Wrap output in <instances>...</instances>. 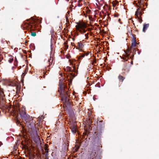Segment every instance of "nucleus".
I'll list each match as a JSON object with an SVG mask.
<instances>
[{
  "instance_id": "43",
  "label": "nucleus",
  "mask_w": 159,
  "mask_h": 159,
  "mask_svg": "<svg viewBox=\"0 0 159 159\" xmlns=\"http://www.w3.org/2000/svg\"><path fill=\"white\" fill-rule=\"evenodd\" d=\"M70 13V12L69 11H68L67 12V14H69Z\"/></svg>"
},
{
  "instance_id": "5",
  "label": "nucleus",
  "mask_w": 159,
  "mask_h": 159,
  "mask_svg": "<svg viewBox=\"0 0 159 159\" xmlns=\"http://www.w3.org/2000/svg\"><path fill=\"white\" fill-rule=\"evenodd\" d=\"M97 129L98 132L102 133V131L104 127V122L102 120H100L97 122Z\"/></svg>"
},
{
  "instance_id": "33",
  "label": "nucleus",
  "mask_w": 159,
  "mask_h": 159,
  "mask_svg": "<svg viewBox=\"0 0 159 159\" xmlns=\"http://www.w3.org/2000/svg\"><path fill=\"white\" fill-rule=\"evenodd\" d=\"M82 29V30H83V33H85L86 32V30H85L84 29V28L83 29Z\"/></svg>"
},
{
  "instance_id": "6",
  "label": "nucleus",
  "mask_w": 159,
  "mask_h": 159,
  "mask_svg": "<svg viewBox=\"0 0 159 159\" xmlns=\"http://www.w3.org/2000/svg\"><path fill=\"white\" fill-rule=\"evenodd\" d=\"M132 49L131 48L127 49L126 51H125V54H124L122 57V59L126 58L129 59H132V56L130 55L129 53H130L131 50Z\"/></svg>"
},
{
  "instance_id": "18",
  "label": "nucleus",
  "mask_w": 159,
  "mask_h": 159,
  "mask_svg": "<svg viewBox=\"0 0 159 159\" xmlns=\"http://www.w3.org/2000/svg\"><path fill=\"white\" fill-rule=\"evenodd\" d=\"M132 30H131L130 31H129V34L132 35L133 36V38L132 40V42H136V38L134 36V35L132 33H131Z\"/></svg>"
},
{
  "instance_id": "3",
  "label": "nucleus",
  "mask_w": 159,
  "mask_h": 159,
  "mask_svg": "<svg viewBox=\"0 0 159 159\" xmlns=\"http://www.w3.org/2000/svg\"><path fill=\"white\" fill-rule=\"evenodd\" d=\"M125 63L124 64V67L123 68V70H124L127 72H128L130 70V67L133 64L132 59L123 58Z\"/></svg>"
},
{
  "instance_id": "26",
  "label": "nucleus",
  "mask_w": 159,
  "mask_h": 159,
  "mask_svg": "<svg viewBox=\"0 0 159 159\" xmlns=\"http://www.w3.org/2000/svg\"><path fill=\"white\" fill-rule=\"evenodd\" d=\"M43 88H46V87L44 86V87H43V88H41L40 90V91L41 92H43V91H46V90H44Z\"/></svg>"
},
{
  "instance_id": "10",
  "label": "nucleus",
  "mask_w": 159,
  "mask_h": 159,
  "mask_svg": "<svg viewBox=\"0 0 159 159\" xmlns=\"http://www.w3.org/2000/svg\"><path fill=\"white\" fill-rule=\"evenodd\" d=\"M87 26L84 23H80L77 25H76V27L79 29H83L84 28H86Z\"/></svg>"
},
{
  "instance_id": "31",
  "label": "nucleus",
  "mask_w": 159,
  "mask_h": 159,
  "mask_svg": "<svg viewBox=\"0 0 159 159\" xmlns=\"http://www.w3.org/2000/svg\"><path fill=\"white\" fill-rule=\"evenodd\" d=\"M71 45L73 46H74L75 47H76V45L75 44V43H71Z\"/></svg>"
},
{
  "instance_id": "7",
  "label": "nucleus",
  "mask_w": 159,
  "mask_h": 159,
  "mask_svg": "<svg viewBox=\"0 0 159 159\" xmlns=\"http://www.w3.org/2000/svg\"><path fill=\"white\" fill-rule=\"evenodd\" d=\"M101 140L100 139L96 138L94 142L92 143V144L91 146H94V147L97 148V147H100V146L101 145Z\"/></svg>"
},
{
  "instance_id": "40",
  "label": "nucleus",
  "mask_w": 159,
  "mask_h": 159,
  "mask_svg": "<svg viewBox=\"0 0 159 159\" xmlns=\"http://www.w3.org/2000/svg\"><path fill=\"white\" fill-rule=\"evenodd\" d=\"M121 20V19H119L118 20V21L119 22H120V23H121L120 22V21Z\"/></svg>"
},
{
  "instance_id": "4",
  "label": "nucleus",
  "mask_w": 159,
  "mask_h": 159,
  "mask_svg": "<svg viewBox=\"0 0 159 159\" xmlns=\"http://www.w3.org/2000/svg\"><path fill=\"white\" fill-rule=\"evenodd\" d=\"M36 121L32 118V120H31L27 122L25 124L29 129L34 130L36 128Z\"/></svg>"
},
{
  "instance_id": "13",
  "label": "nucleus",
  "mask_w": 159,
  "mask_h": 159,
  "mask_svg": "<svg viewBox=\"0 0 159 159\" xmlns=\"http://www.w3.org/2000/svg\"><path fill=\"white\" fill-rule=\"evenodd\" d=\"M73 67V69L72 70V71L75 72V67L74 66ZM66 70L67 71H72L71 68L69 66H67L66 68Z\"/></svg>"
},
{
  "instance_id": "52",
  "label": "nucleus",
  "mask_w": 159,
  "mask_h": 159,
  "mask_svg": "<svg viewBox=\"0 0 159 159\" xmlns=\"http://www.w3.org/2000/svg\"><path fill=\"white\" fill-rule=\"evenodd\" d=\"M68 46H67V48H68Z\"/></svg>"
},
{
  "instance_id": "44",
  "label": "nucleus",
  "mask_w": 159,
  "mask_h": 159,
  "mask_svg": "<svg viewBox=\"0 0 159 159\" xmlns=\"http://www.w3.org/2000/svg\"><path fill=\"white\" fill-rule=\"evenodd\" d=\"M38 118L39 120L41 119V117H39Z\"/></svg>"
},
{
  "instance_id": "47",
  "label": "nucleus",
  "mask_w": 159,
  "mask_h": 159,
  "mask_svg": "<svg viewBox=\"0 0 159 159\" xmlns=\"http://www.w3.org/2000/svg\"><path fill=\"white\" fill-rule=\"evenodd\" d=\"M88 29H89V30H90V28H88Z\"/></svg>"
},
{
  "instance_id": "38",
  "label": "nucleus",
  "mask_w": 159,
  "mask_h": 159,
  "mask_svg": "<svg viewBox=\"0 0 159 159\" xmlns=\"http://www.w3.org/2000/svg\"><path fill=\"white\" fill-rule=\"evenodd\" d=\"M2 145V143L0 141V147Z\"/></svg>"
},
{
  "instance_id": "14",
  "label": "nucleus",
  "mask_w": 159,
  "mask_h": 159,
  "mask_svg": "<svg viewBox=\"0 0 159 159\" xmlns=\"http://www.w3.org/2000/svg\"><path fill=\"white\" fill-rule=\"evenodd\" d=\"M149 24H145L143 25V32H145L146 30L149 27Z\"/></svg>"
},
{
  "instance_id": "37",
  "label": "nucleus",
  "mask_w": 159,
  "mask_h": 159,
  "mask_svg": "<svg viewBox=\"0 0 159 159\" xmlns=\"http://www.w3.org/2000/svg\"><path fill=\"white\" fill-rule=\"evenodd\" d=\"M48 152H46V154H45L46 156H47L48 155Z\"/></svg>"
},
{
  "instance_id": "16",
  "label": "nucleus",
  "mask_w": 159,
  "mask_h": 159,
  "mask_svg": "<svg viewBox=\"0 0 159 159\" xmlns=\"http://www.w3.org/2000/svg\"><path fill=\"white\" fill-rule=\"evenodd\" d=\"M142 12L141 11H139V9H138L137 11L136 12L135 15L138 16V15H142Z\"/></svg>"
},
{
  "instance_id": "28",
  "label": "nucleus",
  "mask_w": 159,
  "mask_h": 159,
  "mask_svg": "<svg viewBox=\"0 0 159 159\" xmlns=\"http://www.w3.org/2000/svg\"><path fill=\"white\" fill-rule=\"evenodd\" d=\"M16 89H17V91L20 90V86L19 85H17Z\"/></svg>"
},
{
  "instance_id": "41",
  "label": "nucleus",
  "mask_w": 159,
  "mask_h": 159,
  "mask_svg": "<svg viewBox=\"0 0 159 159\" xmlns=\"http://www.w3.org/2000/svg\"><path fill=\"white\" fill-rule=\"evenodd\" d=\"M25 75V74H24V73H22V76H24Z\"/></svg>"
},
{
  "instance_id": "21",
  "label": "nucleus",
  "mask_w": 159,
  "mask_h": 159,
  "mask_svg": "<svg viewBox=\"0 0 159 159\" xmlns=\"http://www.w3.org/2000/svg\"><path fill=\"white\" fill-rule=\"evenodd\" d=\"M5 96L4 94V92L3 91H1L0 92V98H2V100H3V97Z\"/></svg>"
},
{
  "instance_id": "15",
  "label": "nucleus",
  "mask_w": 159,
  "mask_h": 159,
  "mask_svg": "<svg viewBox=\"0 0 159 159\" xmlns=\"http://www.w3.org/2000/svg\"><path fill=\"white\" fill-rule=\"evenodd\" d=\"M125 77L121 75H119L118 76V79L120 81L122 82L125 79Z\"/></svg>"
},
{
  "instance_id": "48",
  "label": "nucleus",
  "mask_w": 159,
  "mask_h": 159,
  "mask_svg": "<svg viewBox=\"0 0 159 159\" xmlns=\"http://www.w3.org/2000/svg\"><path fill=\"white\" fill-rule=\"evenodd\" d=\"M73 41H74L75 40V39L74 38H73Z\"/></svg>"
},
{
  "instance_id": "1",
  "label": "nucleus",
  "mask_w": 159,
  "mask_h": 159,
  "mask_svg": "<svg viewBox=\"0 0 159 159\" xmlns=\"http://www.w3.org/2000/svg\"><path fill=\"white\" fill-rule=\"evenodd\" d=\"M58 91L60 93L61 100L66 106H70L71 102L68 98L69 92L66 86L60 80L59 82Z\"/></svg>"
},
{
  "instance_id": "2",
  "label": "nucleus",
  "mask_w": 159,
  "mask_h": 159,
  "mask_svg": "<svg viewBox=\"0 0 159 159\" xmlns=\"http://www.w3.org/2000/svg\"><path fill=\"white\" fill-rule=\"evenodd\" d=\"M18 113L23 120L25 124L28 121L32 120V117L26 113L25 109L24 107H20L19 109Z\"/></svg>"
},
{
  "instance_id": "46",
  "label": "nucleus",
  "mask_w": 159,
  "mask_h": 159,
  "mask_svg": "<svg viewBox=\"0 0 159 159\" xmlns=\"http://www.w3.org/2000/svg\"><path fill=\"white\" fill-rule=\"evenodd\" d=\"M121 74H122L123 75H124V74H125V73H124H124H122Z\"/></svg>"
},
{
  "instance_id": "29",
  "label": "nucleus",
  "mask_w": 159,
  "mask_h": 159,
  "mask_svg": "<svg viewBox=\"0 0 159 159\" xmlns=\"http://www.w3.org/2000/svg\"><path fill=\"white\" fill-rule=\"evenodd\" d=\"M88 34H89V33H87L86 34H85V36L86 37V39H88Z\"/></svg>"
},
{
  "instance_id": "39",
  "label": "nucleus",
  "mask_w": 159,
  "mask_h": 159,
  "mask_svg": "<svg viewBox=\"0 0 159 159\" xmlns=\"http://www.w3.org/2000/svg\"><path fill=\"white\" fill-rule=\"evenodd\" d=\"M136 51V49L135 48H134L133 49V52H135Z\"/></svg>"
},
{
  "instance_id": "22",
  "label": "nucleus",
  "mask_w": 159,
  "mask_h": 159,
  "mask_svg": "<svg viewBox=\"0 0 159 159\" xmlns=\"http://www.w3.org/2000/svg\"><path fill=\"white\" fill-rule=\"evenodd\" d=\"M137 44L136 42H132V43L131 44V47H130L131 49H132V47H135L136 46V44Z\"/></svg>"
},
{
  "instance_id": "32",
  "label": "nucleus",
  "mask_w": 159,
  "mask_h": 159,
  "mask_svg": "<svg viewBox=\"0 0 159 159\" xmlns=\"http://www.w3.org/2000/svg\"><path fill=\"white\" fill-rule=\"evenodd\" d=\"M78 30L79 31V32L82 33L83 32V30L82 29H79L78 28H77Z\"/></svg>"
},
{
  "instance_id": "42",
  "label": "nucleus",
  "mask_w": 159,
  "mask_h": 159,
  "mask_svg": "<svg viewBox=\"0 0 159 159\" xmlns=\"http://www.w3.org/2000/svg\"><path fill=\"white\" fill-rule=\"evenodd\" d=\"M93 62L94 63H96V59H94V61H93Z\"/></svg>"
},
{
  "instance_id": "36",
  "label": "nucleus",
  "mask_w": 159,
  "mask_h": 159,
  "mask_svg": "<svg viewBox=\"0 0 159 159\" xmlns=\"http://www.w3.org/2000/svg\"><path fill=\"white\" fill-rule=\"evenodd\" d=\"M118 16H119L118 14H115L114 15V16L115 17H118Z\"/></svg>"
},
{
  "instance_id": "25",
  "label": "nucleus",
  "mask_w": 159,
  "mask_h": 159,
  "mask_svg": "<svg viewBox=\"0 0 159 159\" xmlns=\"http://www.w3.org/2000/svg\"><path fill=\"white\" fill-rule=\"evenodd\" d=\"M31 36L34 37L36 36V33L35 32H32L31 33Z\"/></svg>"
},
{
  "instance_id": "19",
  "label": "nucleus",
  "mask_w": 159,
  "mask_h": 159,
  "mask_svg": "<svg viewBox=\"0 0 159 159\" xmlns=\"http://www.w3.org/2000/svg\"><path fill=\"white\" fill-rule=\"evenodd\" d=\"M53 59L51 57L48 59V62L49 64V66L52 65L53 62Z\"/></svg>"
},
{
  "instance_id": "53",
  "label": "nucleus",
  "mask_w": 159,
  "mask_h": 159,
  "mask_svg": "<svg viewBox=\"0 0 159 159\" xmlns=\"http://www.w3.org/2000/svg\"><path fill=\"white\" fill-rule=\"evenodd\" d=\"M79 6H81V5L80 6L79 5Z\"/></svg>"
},
{
  "instance_id": "30",
  "label": "nucleus",
  "mask_w": 159,
  "mask_h": 159,
  "mask_svg": "<svg viewBox=\"0 0 159 159\" xmlns=\"http://www.w3.org/2000/svg\"><path fill=\"white\" fill-rule=\"evenodd\" d=\"M45 151L46 152H48V149L47 147H45Z\"/></svg>"
},
{
  "instance_id": "51",
  "label": "nucleus",
  "mask_w": 159,
  "mask_h": 159,
  "mask_svg": "<svg viewBox=\"0 0 159 159\" xmlns=\"http://www.w3.org/2000/svg\"><path fill=\"white\" fill-rule=\"evenodd\" d=\"M90 35H92V34H90Z\"/></svg>"
},
{
  "instance_id": "11",
  "label": "nucleus",
  "mask_w": 159,
  "mask_h": 159,
  "mask_svg": "<svg viewBox=\"0 0 159 159\" xmlns=\"http://www.w3.org/2000/svg\"><path fill=\"white\" fill-rule=\"evenodd\" d=\"M31 19H32V20L33 21L32 22V21H31L30 22H29V24H28V26L29 28L30 29H32L33 27V25H31V24H34V23L36 22L35 20L34 19V18L33 17H31Z\"/></svg>"
},
{
  "instance_id": "20",
  "label": "nucleus",
  "mask_w": 159,
  "mask_h": 159,
  "mask_svg": "<svg viewBox=\"0 0 159 159\" xmlns=\"http://www.w3.org/2000/svg\"><path fill=\"white\" fill-rule=\"evenodd\" d=\"M13 61V57L12 56H9V59L8 61L10 63H11Z\"/></svg>"
},
{
  "instance_id": "49",
  "label": "nucleus",
  "mask_w": 159,
  "mask_h": 159,
  "mask_svg": "<svg viewBox=\"0 0 159 159\" xmlns=\"http://www.w3.org/2000/svg\"><path fill=\"white\" fill-rule=\"evenodd\" d=\"M70 74V75H72V73H71Z\"/></svg>"
},
{
  "instance_id": "17",
  "label": "nucleus",
  "mask_w": 159,
  "mask_h": 159,
  "mask_svg": "<svg viewBox=\"0 0 159 159\" xmlns=\"http://www.w3.org/2000/svg\"><path fill=\"white\" fill-rule=\"evenodd\" d=\"M119 2L117 0L113 1L112 2V6L113 7H115L116 6V5Z\"/></svg>"
},
{
  "instance_id": "45",
  "label": "nucleus",
  "mask_w": 159,
  "mask_h": 159,
  "mask_svg": "<svg viewBox=\"0 0 159 159\" xmlns=\"http://www.w3.org/2000/svg\"><path fill=\"white\" fill-rule=\"evenodd\" d=\"M25 44H26V43H27V41H25Z\"/></svg>"
},
{
  "instance_id": "34",
  "label": "nucleus",
  "mask_w": 159,
  "mask_h": 159,
  "mask_svg": "<svg viewBox=\"0 0 159 159\" xmlns=\"http://www.w3.org/2000/svg\"><path fill=\"white\" fill-rule=\"evenodd\" d=\"M17 145L16 144V145H15L14 146V148L15 149H16L17 148Z\"/></svg>"
},
{
  "instance_id": "8",
  "label": "nucleus",
  "mask_w": 159,
  "mask_h": 159,
  "mask_svg": "<svg viewBox=\"0 0 159 159\" xmlns=\"http://www.w3.org/2000/svg\"><path fill=\"white\" fill-rule=\"evenodd\" d=\"M96 149L94 146H91V149L92 150V153L90 156L91 158L93 159H96L97 158V155L96 153V151L95 149Z\"/></svg>"
},
{
  "instance_id": "23",
  "label": "nucleus",
  "mask_w": 159,
  "mask_h": 159,
  "mask_svg": "<svg viewBox=\"0 0 159 159\" xmlns=\"http://www.w3.org/2000/svg\"><path fill=\"white\" fill-rule=\"evenodd\" d=\"M16 123L17 125L20 124V126H21L22 128V129H24V126L18 120L16 121Z\"/></svg>"
},
{
  "instance_id": "9",
  "label": "nucleus",
  "mask_w": 159,
  "mask_h": 159,
  "mask_svg": "<svg viewBox=\"0 0 159 159\" xmlns=\"http://www.w3.org/2000/svg\"><path fill=\"white\" fill-rule=\"evenodd\" d=\"M76 122H75L74 124L73 125H71L70 128L71 129V131L72 132L75 134L77 131Z\"/></svg>"
},
{
  "instance_id": "35",
  "label": "nucleus",
  "mask_w": 159,
  "mask_h": 159,
  "mask_svg": "<svg viewBox=\"0 0 159 159\" xmlns=\"http://www.w3.org/2000/svg\"><path fill=\"white\" fill-rule=\"evenodd\" d=\"M89 54V52H87V53H86L85 54H85V55H86L87 56Z\"/></svg>"
},
{
  "instance_id": "12",
  "label": "nucleus",
  "mask_w": 159,
  "mask_h": 159,
  "mask_svg": "<svg viewBox=\"0 0 159 159\" xmlns=\"http://www.w3.org/2000/svg\"><path fill=\"white\" fill-rule=\"evenodd\" d=\"M84 46V45L81 42H78L77 43V45L76 46V49L80 50Z\"/></svg>"
},
{
  "instance_id": "27",
  "label": "nucleus",
  "mask_w": 159,
  "mask_h": 159,
  "mask_svg": "<svg viewBox=\"0 0 159 159\" xmlns=\"http://www.w3.org/2000/svg\"><path fill=\"white\" fill-rule=\"evenodd\" d=\"M68 14H66V21L67 22L69 23V20L68 18V17L67 16Z\"/></svg>"
},
{
  "instance_id": "24",
  "label": "nucleus",
  "mask_w": 159,
  "mask_h": 159,
  "mask_svg": "<svg viewBox=\"0 0 159 159\" xmlns=\"http://www.w3.org/2000/svg\"><path fill=\"white\" fill-rule=\"evenodd\" d=\"M85 56V55L84 54H82L79 57V59H81L83 57H84V56Z\"/></svg>"
},
{
  "instance_id": "50",
  "label": "nucleus",
  "mask_w": 159,
  "mask_h": 159,
  "mask_svg": "<svg viewBox=\"0 0 159 159\" xmlns=\"http://www.w3.org/2000/svg\"><path fill=\"white\" fill-rule=\"evenodd\" d=\"M64 44H66V43L65 42V43H64Z\"/></svg>"
}]
</instances>
